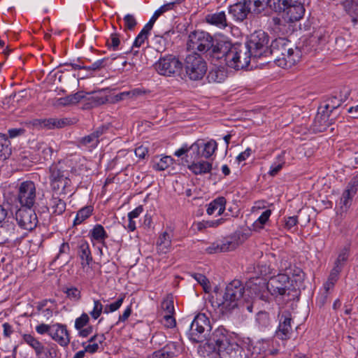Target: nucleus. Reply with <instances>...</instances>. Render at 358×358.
<instances>
[{"label":"nucleus","mask_w":358,"mask_h":358,"mask_svg":"<svg viewBox=\"0 0 358 358\" xmlns=\"http://www.w3.org/2000/svg\"><path fill=\"white\" fill-rule=\"evenodd\" d=\"M301 50L286 38H278L271 42L269 46L268 56L282 68H290L299 61Z\"/></svg>","instance_id":"1"},{"label":"nucleus","mask_w":358,"mask_h":358,"mask_svg":"<svg viewBox=\"0 0 358 358\" xmlns=\"http://www.w3.org/2000/svg\"><path fill=\"white\" fill-rule=\"evenodd\" d=\"M245 296L244 285L240 280H234L227 285L222 296L217 298L216 303L222 314H228L243 305Z\"/></svg>","instance_id":"2"},{"label":"nucleus","mask_w":358,"mask_h":358,"mask_svg":"<svg viewBox=\"0 0 358 358\" xmlns=\"http://www.w3.org/2000/svg\"><path fill=\"white\" fill-rule=\"evenodd\" d=\"M50 181L52 189L59 196L71 195V181L68 171L64 170L61 163L52 164L49 168Z\"/></svg>","instance_id":"3"},{"label":"nucleus","mask_w":358,"mask_h":358,"mask_svg":"<svg viewBox=\"0 0 358 358\" xmlns=\"http://www.w3.org/2000/svg\"><path fill=\"white\" fill-rule=\"evenodd\" d=\"M270 293L273 296H287V300H291L290 296L294 298L298 292L292 287L289 278L285 274H278L273 277L268 282Z\"/></svg>","instance_id":"4"},{"label":"nucleus","mask_w":358,"mask_h":358,"mask_svg":"<svg viewBox=\"0 0 358 358\" xmlns=\"http://www.w3.org/2000/svg\"><path fill=\"white\" fill-rule=\"evenodd\" d=\"M268 41V34L262 30H258L250 35L245 45L248 47L254 58L266 57L269 52Z\"/></svg>","instance_id":"5"},{"label":"nucleus","mask_w":358,"mask_h":358,"mask_svg":"<svg viewBox=\"0 0 358 358\" xmlns=\"http://www.w3.org/2000/svg\"><path fill=\"white\" fill-rule=\"evenodd\" d=\"M186 74L190 80H199L207 71V64L201 56L196 52L188 55L185 58Z\"/></svg>","instance_id":"6"},{"label":"nucleus","mask_w":358,"mask_h":358,"mask_svg":"<svg viewBox=\"0 0 358 358\" xmlns=\"http://www.w3.org/2000/svg\"><path fill=\"white\" fill-rule=\"evenodd\" d=\"M211 328L208 317L204 313H199L190 324L189 338L194 343L201 342L206 338Z\"/></svg>","instance_id":"7"},{"label":"nucleus","mask_w":358,"mask_h":358,"mask_svg":"<svg viewBox=\"0 0 358 358\" xmlns=\"http://www.w3.org/2000/svg\"><path fill=\"white\" fill-rule=\"evenodd\" d=\"M37 198L36 187L31 180L20 182L17 187V199L22 207H34Z\"/></svg>","instance_id":"8"},{"label":"nucleus","mask_w":358,"mask_h":358,"mask_svg":"<svg viewBox=\"0 0 358 358\" xmlns=\"http://www.w3.org/2000/svg\"><path fill=\"white\" fill-rule=\"evenodd\" d=\"M213 43V38L207 32L195 31L189 35L188 49L208 53Z\"/></svg>","instance_id":"9"},{"label":"nucleus","mask_w":358,"mask_h":358,"mask_svg":"<svg viewBox=\"0 0 358 358\" xmlns=\"http://www.w3.org/2000/svg\"><path fill=\"white\" fill-rule=\"evenodd\" d=\"M182 67V62L177 57L171 55L160 57L155 64L156 71L160 75L165 76H172L178 74Z\"/></svg>","instance_id":"10"},{"label":"nucleus","mask_w":358,"mask_h":358,"mask_svg":"<svg viewBox=\"0 0 358 358\" xmlns=\"http://www.w3.org/2000/svg\"><path fill=\"white\" fill-rule=\"evenodd\" d=\"M33 208L21 206L15 213V220L18 225L28 231L34 229L38 223V218Z\"/></svg>","instance_id":"11"},{"label":"nucleus","mask_w":358,"mask_h":358,"mask_svg":"<svg viewBox=\"0 0 358 358\" xmlns=\"http://www.w3.org/2000/svg\"><path fill=\"white\" fill-rule=\"evenodd\" d=\"M248 290L252 297L268 301L271 294L268 283L266 279L257 278L248 284Z\"/></svg>","instance_id":"12"},{"label":"nucleus","mask_w":358,"mask_h":358,"mask_svg":"<svg viewBox=\"0 0 358 358\" xmlns=\"http://www.w3.org/2000/svg\"><path fill=\"white\" fill-rule=\"evenodd\" d=\"M304 2L293 0L286 8L281 13H283V18L287 22H294L300 20L304 13Z\"/></svg>","instance_id":"13"},{"label":"nucleus","mask_w":358,"mask_h":358,"mask_svg":"<svg viewBox=\"0 0 358 358\" xmlns=\"http://www.w3.org/2000/svg\"><path fill=\"white\" fill-rule=\"evenodd\" d=\"M336 115L329 111L319 107L318 113L316 115L313 122V129L317 132L325 131L330 125L334 123Z\"/></svg>","instance_id":"14"},{"label":"nucleus","mask_w":358,"mask_h":358,"mask_svg":"<svg viewBox=\"0 0 358 358\" xmlns=\"http://www.w3.org/2000/svg\"><path fill=\"white\" fill-rule=\"evenodd\" d=\"M278 317L280 323L276 331V336L282 340H286L289 338L292 332L291 313L288 310L282 311L280 310Z\"/></svg>","instance_id":"15"},{"label":"nucleus","mask_w":358,"mask_h":358,"mask_svg":"<svg viewBox=\"0 0 358 358\" xmlns=\"http://www.w3.org/2000/svg\"><path fill=\"white\" fill-rule=\"evenodd\" d=\"M358 189V176L353 177L349 182L340 200V206L343 210H347L351 206L352 198Z\"/></svg>","instance_id":"16"},{"label":"nucleus","mask_w":358,"mask_h":358,"mask_svg":"<svg viewBox=\"0 0 358 358\" xmlns=\"http://www.w3.org/2000/svg\"><path fill=\"white\" fill-rule=\"evenodd\" d=\"M71 120L68 118H47L37 119L34 122V125L45 129H61L69 125Z\"/></svg>","instance_id":"17"},{"label":"nucleus","mask_w":358,"mask_h":358,"mask_svg":"<svg viewBox=\"0 0 358 358\" xmlns=\"http://www.w3.org/2000/svg\"><path fill=\"white\" fill-rule=\"evenodd\" d=\"M220 350L229 344L233 339L229 332L222 326L216 328L209 338Z\"/></svg>","instance_id":"18"},{"label":"nucleus","mask_w":358,"mask_h":358,"mask_svg":"<svg viewBox=\"0 0 358 358\" xmlns=\"http://www.w3.org/2000/svg\"><path fill=\"white\" fill-rule=\"evenodd\" d=\"M50 337L62 347L67 346L70 343V336L66 326L62 324H52Z\"/></svg>","instance_id":"19"},{"label":"nucleus","mask_w":358,"mask_h":358,"mask_svg":"<svg viewBox=\"0 0 358 358\" xmlns=\"http://www.w3.org/2000/svg\"><path fill=\"white\" fill-rule=\"evenodd\" d=\"M231 45L230 42L213 38V45L208 55L217 59L224 60Z\"/></svg>","instance_id":"20"},{"label":"nucleus","mask_w":358,"mask_h":358,"mask_svg":"<svg viewBox=\"0 0 358 358\" xmlns=\"http://www.w3.org/2000/svg\"><path fill=\"white\" fill-rule=\"evenodd\" d=\"M239 243L234 240L224 239L213 243L206 251L209 254L225 252L236 249Z\"/></svg>","instance_id":"21"},{"label":"nucleus","mask_w":358,"mask_h":358,"mask_svg":"<svg viewBox=\"0 0 358 358\" xmlns=\"http://www.w3.org/2000/svg\"><path fill=\"white\" fill-rule=\"evenodd\" d=\"M108 128L102 126L98 127L92 134L81 138L78 141L79 145L92 149L95 148L99 143V137L105 132Z\"/></svg>","instance_id":"22"},{"label":"nucleus","mask_w":358,"mask_h":358,"mask_svg":"<svg viewBox=\"0 0 358 358\" xmlns=\"http://www.w3.org/2000/svg\"><path fill=\"white\" fill-rule=\"evenodd\" d=\"M219 358H245L243 349L233 340L220 350Z\"/></svg>","instance_id":"23"},{"label":"nucleus","mask_w":358,"mask_h":358,"mask_svg":"<svg viewBox=\"0 0 358 358\" xmlns=\"http://www.w3.org/2000/svg\"><path fill=\"white\" fill-rule=\"evenodd\" d=\"M205 20L207 23L220 29H225L227 27L229 26L226 13L222 10L206 15Z\"/></svg>","instance_id":"24"},{"label":"nucleus","mask_w":358,"mask_h":358,"mask_svg":"<svg viewBox=\"0 0 358 358\" xmlns=\"http://www.w3.org/2000/svg\"><path fill=\"white\" fill-rule=\"evenodd\" d=\"M228 10L234 20L238 22L244 20L247 17L248 15L250 13L245 1L243 3L238 2L230 6Z\"/></svg>","instance_id":"25"},{"label":"nucleus","mask_w":358,"mask_h":358,"mask_svg":"<svg viewBox=\"0 0 358 358\" xmlns=\"http://www.w3.org/2000/svg\"><path fill=\"white\" fill-rule=\"evenodd\" d=\"M198 353L203 358H219L220 348L208 338L205 343L199 345Z\"/></svg>","instance_id":"26"},{"label":"nucleus","mask_w":358,"mask_h":358,"mask_svg":"<svg viewBox=\"0 0 358 358\" xmlns=\"http://www.w3.org/2000/svg\"><path fill=\"white\" fill-rule=\"evenodd\" d=\"M236 50L237 53H238V62L240 69L246 68L249 65L250 59H255L254 58L252 53L250 52V49H248V47L245 45V44L236 45Z\"/></svg>","instance_id":"27"},{"label":"nucleus","mask_w":358,"mask_h":358,"mask_svg":"<svg viewBox=\"0 0 358 358\" xmlns=\"http://www.w3.org/2000/svg\"><path fill=\"white\" fill-rule=\"evenodd\" d=\"M22 339L27 345L34 350L36 357L41 358L43 355L46 357H48V353L45 352V346L32 335L24 334L22 336Z\"/></svg>","instance_id":"28"},{"label":"nucleus","mask_w":358,"mask_h":358,"mask_svg":"<svg viewBox=\"0 0 358 358\" xmlns=\"http://www.w3.org/2000/svg\"><path fill=\"white\" fill-rule=\"evenodd\" d=\"M57 194L54 192L52 197L49 202V210L52 214L55 215H62L66 210V203L64 201L65 196L60 198L56 196Z\"/></svg>","instance_id":"29"},{"label":"nucleus","mask_w":358,"mask_h":358,"mask_svg":"<svg viewBox=\"0 0 358 358\" xmlns=\"http://www.w3.org/2000/svg\"><path fill=\"white\" fill-rule=\"evenodd\" d=\"M188 169L195 175H203L211 171L212 163L203 160L192 162Z\"/></svg>","instance_id":"30"},{"label":"nucleus","mask_w":358,"mask_h":358,"mask_svg":"<svg viewBox=\"0 0 358 358\" xmlns=\"http://www.w3.org/2000/svg\"><path fill=\"white\" fill-rule=\"evenodd\" d=\"M78 254L81 259V266L84 268L90 266L93 259L90 250V246L87 242H82L78 248Z\"/></svg>","instance_id":"31"},{"label":"nucleus","mask_w":358,"mask_h":358,"mask_svg":"<svg viewBox=\"0 0 358 358\" xmlns=\"http://www.w3.org/2000/svg\"><path fill=\"white\" fill-rule=\"evenodd\" d=\"M250 13L259 14L268 6L269 0H244Z\"/></svg>","instance_id":"32"},{"label":"nucleus","mask_w":358,"mask_h":358,"mask_svg":"<svg viewBox=\"0 0 358 358\" xmlns=\"http://www.w3.org/2000/svg\"><path fill=\"white\" fill-rule=\"evenodd\" d=\"M226 199L223 196H220L211 201L207 208V213L213 215L216 210L219 215H222L225 210Z\"/></svg>","instance_id":"33"},{"label":"nucleus","mask_w":358,"mask_h":358,"mask_svg":"<svg viewBox=\"0 0 358 358\" xmlns=\"http://www.w3.org/2000/svg\"><path fill=\"white\" fill-rule=\"evenodd\" d=\"M238 53H237L236 45H232L228 53L226 55L224 62L229 67L236 70H239L240 68L238 62Z\"/></svg>","instance_id":"34"},{"label":"nucleus","mask_w":358,"mask_h":358,"mask_svg":"<svg viewBox=\"0 0 358 358\" xmlns=\"http://www.w3.org/2000/svg\"><path fill=\"white\" fill-rule=\"evenodd\" d=\"M342 4L345 10L352 17V21L355 25L358 17V0H345Z\"/></svg>","instance_id":"35"},{"label":"nucleus","mask_w":358,"mask_h":358,"mask_svg":"<svg viewBox=\"0 0 358 358\" xmlns=\"http://www.w3.org/2000/svg\"><path fill=\"white\" fill-rule=\"evenodd\" d=\"M15 224L11 222H4L0 225V236L3 241H8L13 238Z\"/></svg>","instance_id":"36"},{"label":"nucleus","mask_w":358,"mask_h":358,"mask_svg":"<svg viewBox=\"0 0 358 358\" xmlns=\"http://www.w3.org/2000/svg\"><path fill=\"white\" fill-rule=\"evenodd\" d=\"M11 154L10 142L5 134H0V159H6Z\"/></svg>","instance_id":"37"},{"label":"nucleus","mask_w":358,"mask_h":358,"mask_svg":"<svg viewBox=\"0 0 358 358\" xmlns=\"http://www.w3.org/2000/svg\"><path fill=\"white\" fill-rule=\"evenodd\" d=\"M146 92L140 88H134L129 91H125L117 94L115 96L116 100L122 101L125 99H136L143 96Z\"/></svg>","instance_id":"38"},{"label":"nucleus","mask_w":358,"mask_h":358,"mask_svg":"<svg viewBox=\"0 0 358 358\" xmlns=\"http://www.w3.org/2000/svg\"><path fill=\"white\" fill-rule=\"evenodd\" d=\"M171 241L169 234L167 232L162 233L157 241L158 252L161 253H166L171 246Z\"/></svg>","instance_id":"39"},{"label":"nucleus","mask_w":358,"mask_h":358,"mask_svg":"<svg viewBox=\"0 0 358 358\" xmlns=\"http://www.w3.org/2000/svg\"><path fill=\"white\" fill-rule=\"evenodd\" d=\"M90 234L93 239L102 243L105 246L104 240L108 238V234L102 225L96 224L90 231Z\"/></svg>","instance_id":"40"},{"label":"nucleus","mask_w":358,"mask_h":358,"mask_svg":"<svg viewBox=\"0 0 358 358\" xmlns=\"http://www.w3.org/2000/svg\"><path fill=\"white\" fill-rule=\"evenodd\" d=\"M342 103V99L337 96H332L327 99L324 102V105L321 106L322 108L329 111L334 114V110L338 108Z\"/></svg>","instance_id":"41"},{"label":"nucleus","mask_w":358,"mask_h":358,"mask_svg":"<svg viewBox=\"0 0 358 358\" xmlns=\"http://www.w3.org/2000/svg\"><path fill=\"white\" fill-rule=\"evenodd\" d=\"M271 215V210L267 209L264 210L259 218L253 223L252 227L255 231H259L260 229L264 228V224L268 220L270 216Z\"/></svg>","instance_id":"42"},{"label":"nucleus","mask_w":358,"mask_h":358,"mask_svg":"<svg viewBox=\"0 0 358 358\" xmlns=\"http://www.w3.org/2000/svg\"><path fill=\"white\" fill-rule=\"evenodd\" d=\"M350 254V245H345L339 252L337 259L334 262V266H338L340 269H343L345 262L348 260Z\"/></svg>","instance_id":"43"},{"label":"nucleus","mask_w":358,"mask_h":358,"mask_svg":"<svg viewBox=\"0 0 358 358\" xmlns=\"http://www.w3.org/2000/svg\"><path fill=\"white\" fill-rule=\"evenodd\" d=\"M226 76V73L224 70L215 69L209 72L208 79L210 82L222 83L224 80Z\"/></svg>","instance_id":"44"},{"label":"nucleus","mask_w":358,"mask_h":358,"mask_svg":"<svg viewBox=\"0 0 358 358\" xmlns=\"http://www.w3.org/2000/svg\"><path fill=\"white\" fill-rule=\"evenodd\" d=\"M293 0H269L268 6L275 12L281 13Z\"/></svg>","instance_id":"45"},{"label":"nucleus","mask_w":358,"mask_h":358,"mask_svg":"<svg viewBox=\"0 0 358 358\" xmlns=\"http://www.w3.org/2000/svg\"><path fill=\"white\" fill-rule=\"evenodd\" d=\"M173 159L170 156H164L155 162L153 164V169L157 171H164L173 164Z\"/></svg>","instance_id":"46"},{"label":"nucleus","mask_w":358,"mask_h":358,"mask_svg":"<svg viewBox=\"0 0 358 358\" xmlns=\"http://www.w3.org/2000/svg\"><path fill=\"white\" fill-rule=\"evenodd\" d=\"M92 213V208L91 206H85L81 208L77 213L76 217L74 220V224H80L87 218H88Z\"/></svg>","instance_id":"47"},{"label":"nucleus","mask_w":358,"mask_h":358,"mask_svg":"<svg viewBox=\"0 0 358 358\" xmlns=\"http://www.w3.org/2000/svg\"><path fill=\"white\" fill-rule=\"evenodd\" d=\"M171 346L175 348V345L173 343L171 345H166L162 349L155 351L153 353V355L156 358H173L175 357V353L170 350Z\"/></svg>","instance_id":"48"},{"label":"nucleus","mask_w":358,"mask_h":358,"mask_svg":"<svg viewBox=\"0 0 358 358\" xmlns=\"http://www.w3.org/2000/svg\"><path fill=\"white\" fill-rule=\"evenodd\" d=\"M202 145L198 142H195L192 144L189 147H187V154H189V157H190V159L194 162L195 160L199 159V158L201 156L200 153V148Z\"/></svg>","instance_id":"49"},{"label":"nucleus","mask_w":358,"mask_h":358,"mask_svg":"<svg viewBox=\"0 0 358 358\" xmlns=\"http://www.w3.org/2000/svg\"><path fill=\"white\" fill-rule=\"evenodd\" d=\"M256 322L261 328H266L271 324L268 313L265 311H260L257 314Z\"/></svg>","instance_id":"50"},{"label":"nucleus","mask_w":358,"mask_h":358,"mask_svg":"<svg viewBox=\"0 0 358 358\" xmlns=\"http://www.w3.org/2000/svg\"><path fill=\"white\" fill-rule=\"evenodd\" d=\"M217 143L215 141H210L204 143L201 156L206 159L210 157L217 149Z\"/></svg>","instance_id":"51"},{"label":"nucleus","mask_w":358,"mask_h":358,"mask_svg":"<svg viewBox=\"0 0 358 358\" xmlns=\"http://www.w3.org/2000/svg\"><path fill=\"white\" fill-rule=\"evenodd\" d=\"M285 152L283 151V152H281L280 155H279L278 156V160L279 162V163L278 164H273L271 165L270 171L268 172V173L271 176H275L279 172V171L282 168V166H283V164L285 163V161H284V155H285Z\"/></svg>","instance_id":"52"},{"label":"nucleus","mask_w":358,"mask_h":358,"mask_svg":"<svg viewBox=\"0 0 358 358\" xmlns=\"http://www.w3.org/2000/svg\"><path fill=\"white\" fill-rule=\"evenodd\" d=\"M124 295L118 298L116 301L105 306L103 313L108 314L109 313L116 311L122 306V304L124 301Z\"/></svg>","instance_id":"53"},{"label":"nucleus","mask_w":358,"mask_h":358,"mask_svg":"<svg viewBox=\"0 0 358 358\" xmlns=\"http://www.w3.org/2000/svg\"><path fill=\"white\" fill-rule=\"evenodd\" d=\"M64 292L66 294V296L73 301H78L81 298L80 291L75 287L66 288Z\"/></svg>","instance_id":"54"},{"label":"nucleus","mask_w":358,"mask_h":358,"mask_svg":"<svg viewBox=\"0 0 358 358\" xmlns=\"http://www.w3.org/2000/svg\"><path fill=\"white\" fill-rule=\"evenodd\" d=\"M108 58L98 59L97 61L94 62L92 65L87 66V71L90 72L99 71L108 66Z\"/></svg>","instance_id":"55"},{"label":"nucleus","mask_w":358,"mask_h":358,"mask_svg":"<svg viewBox=\"0 0 358 358\" xmlns=\"http://www.w3.org/2000/svg\"><path fill=\"white\" fill-rule=\"evenodd\" d=\"M38 150H41V156L44 160H49L52 158L53 150L47 144H41Z\"/></svg>","instance_id":"56"},{"label":"nucleus","mask_w":358,"mask_h":358,"mask_svg":"<svg viewBox=\"0 0 358 358\" xmlns=\"http://www.w3.org/2000/svg\"><path fill=\"white\" fill-rule=\"evenodd\" d=\"M103 306L99 300L94 301V308L92 310L90 313L92 317L94 320H96L101 315L103 311Z\"/></svg>","instance_id":"57"},{"label":"nucleus","mask_w":358,"mask_h":358,"mask_svg":"<svg viewBox=\"0 0 358 358\" xmlns=\"http://www.w3.org/2000/svg\"><path fill=\"white\" fill-rule=\"evenodd\" d=\"M124 29L133 30L137 24V21L134 15L127 14L123 18Z\"/></svg>","instance_id":"58"},{"label":"nucleus","mask_w":358,"mask_h":358,"mask_svg":"<svg viewBox=\"0 0 358 358\" xmlns=\"http://www.w3.org/2000/svg\"><path fill=\"white\" fill-rule=\"evenodd\" d=\"M149 34V31H146L143 28V29L141 31V32L138 34V36L136 37L134 43H133V48H139L141 46L142 44L144 43L145 39L148 38V35Z\"/></svg>","instance_id":"59"},{"label":"nucleus","mask_w":358,"mask_h":358,"mask_svg":"<svg viewBox=\"0 0 358 358\" xmlns=\"http://www.w3.org/2000/svg\"><path fill=\"white\" fill-rule=\"evenodd\" d=\"M162 308L165 314H174L173 301L171 298H166L162 302Z\"/></svg>","instance_id":"60"},{"label":"nucleus","mask_w":358,"mask_h":358,"mask_svg":"<svg viewBox=\"0 0 358 358\" xmlns=\"http://www.w3.org/2000/svg\"><path fill=\"white\" fill-rule=\"evenodd\" d=\"M90 318L87 313H83L80 317L76 318L75 321V328L77 330H81L89 322Z\"/></svg>","instance_id":"61"},{"label":"nucleus","mask_w":358,"mask_h":358,"mask_svg":"<svg viewBox=\"0 0 358 358\" xmlns=\"http://www.w3.org/2000/svg\"><path fill=\"white\" fill-rule=\"evenodd\" d=\"M163 12V8H160L159 9L157 10L154 13L153 15L152 16L149 22L144 26L143 29L150 32V30L152 29L154 23Z\"/></svg>","instance_id":"62"},{"label":"nucleus","mask_w":358,"mask_h":358,"mask_svg":"<svg viewBox=\"0 0 358 358\" xmlns=\"http://www.w3.org/2000/svg\"><path fill=\"white\" fill-rule=\"evenodd\" d=\"M193 278L203 287V289L206 292L207 288H209V281L208 278L201 273H194Z\"/></svg>","instance_id":"63"},{"label":"nucleus","mask_w":358,"mask_h":358,"mask_svg":"<svg viewBox=\"0 0 358 358\" xmlns=\"http://www.w3.org/2000/svg\"><path fill=\"white\" fill-rule=\"evenodd\" d=\"M36 331L38 334L43 335L44 334H48L50 336V333L52 331V325L46 324H41L36 327Z\"/></svg>","instance_id":"64"}]
</instances>
